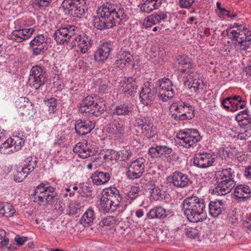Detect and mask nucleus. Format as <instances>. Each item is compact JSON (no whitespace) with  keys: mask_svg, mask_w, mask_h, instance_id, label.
Segmentation results:
<instances>
[{"mask_svg":"<svg viewBox=\"0 0 251 251\" xmlns=\"http://www.w3.org/2000/svg\"><path fill=\"white\" fill-rule=\"evenodd\" d=\"M176 137L179 140L178 144L180 146L188 149L196 146L200 141L199 136L196 137L190 135V129L180 131L177 133Z\"/></svg>","mask_w":251,"mask_h":251,"instance_id":"11","label":"nucleus"},{"mask_svg":"<svg viewBox=\"0 0 251 251\" xmlns=\"http://www.w3.org/2000/svg\"><path fill=\"white\" fill-rule=\"evenodd\" d=\"M151 83H148V86L145 84L140 93V101L145 105L152 104L156 96V89L153 86L151 88Z\"/></svg>","mask_w":251,"mask_h":251,"instance_id":"15","label":"nucleus"},{"mask_svg":"<svg viewBox=\"0 0 251 251\" xmlns=\"http://www.w3.org/2000/svg\"><path fill=\"white\" fill-rule=\"evenodd\" d=\"M215 158L211 153L202 152L196 153L193 158V163L200 168H207L213 165Z\"/></svg>","mask_w":251,"mask_h":251,"instance_id":"12","label":"nucleus"},{"mask_svg":"<svg viewBox=\"0 0 251 251\" xmlns=\"http://www.w3.org/2000/svg\"><path fill=\"white\" fill-rule=\"evenodd\" d=\"M172 116L176 121H184L194 117V108L182 101L173 102L169 107Z\"/></svg>","mask_w":251,"mask_h":251,"instance_id":"5","label":"nucleus"},{"mask_svg":"<svg viewBox=\"0 0 251 251\" xmlns=\"http://www.w3.org/2000/svg\"><path fill=\"white\" fill-rule=\"evenodd\" d=\"M182 209L184 214L191 222L197 223L203 221L206 218L204 212V200L196 196L186 198L183 201Z\"/></svg>","mask_w":251,"mask_h":251,"instance_id":"2","label":"nucleus"},{"mask_svg":"<svg viewBox=\"0 0 251 251\" xmlns=\"http://www.w3.org/2000/svg\"><path fill=\"white\" fill-rule=\"evenodd\" d=\"M206 82H204L203 79H192L191 81H184V84L186 87L189 89H193L194 92L200 93L206 86Z\"/></svg>","mask_w":251,"mask_h":251,"instance_id":"26","label":"nucleus"},{"mask_svg":"<svg viewBox=\"0 0 251 251\" xmlns=\"http://www.w3.org/2000/svg\"><path fill=\"white\" fill-rule=\"evenodd\" d=\"M127 15L120 3L108 1L103 3L97 10V16L93 20L94 26L102 30L113 28L120 21H125Z\"/></svg>","mask_w":251,"mask_h":251,"instance_id":"1","label":"nucleus"},{"mask_svg":"<svg viewBox=\"0 0 251 251\" xmlns=\"http://www.w3.org/2000/svg\"><path fill=\"white\" fill-rule=\"evenodd\" d=\"M116 220L113 216H107L104 218L100 223V225L101 226H111L116 223Z\"/></svg>","mask_w":251,"mask_h":251,"instance_id":"49","label":"nucleus"},{"mask_svg":"<svg viewBox=\"0 0 251 251\" xmlns=\"http://www.w3.org/2000/svg\"><path fill=\"white\" fill-rule=\"evenodd\" d=\"M91 152H92L91 150L87 151H85V152H84L83 151H81V152L79 151V153H78V156L80 157V158L85 159V158H87L88 157L92 156L93 154H91Z\"/></svg>","mask_w":251,"mask_h":251,"instance_id":"63","label":"nucleus"},{"mask_svg":"<svg viewBox=\"0 0 251 251\" xmlns=\"http://www.w3.org/2000/svg\"><path fill=\"white\" fill-rule=\"evenodd\" d=\"M119 87L123 88V92L128 97H134L137 92V85L133 80L123 79L118 82Z\"/></svg>","mask_w":251,"mask_h":251,"instance_id":"21","label":"nucleus"},{"mask_svg":"<svg viewBox=\"0 0 251 251\" xmlns=\"http://www.w3.org/2000/svg\"><path fill=\"white\" fill-rule=\"evenodd\" d=\"M132 111V108L128 103L121 104L117 106L113 110V114L118 116H129Z\"/></svg>","mask_w":251,"mask_h":251,"instance_id":"33","label":"nucleus"},{"mask_svg":"<svg viewBox=\"0 0 251 251\" xmlns=\"http://www.w3.org/2000/svg\"><path fill=\"white\" fill-rule=\"evenodd\" d=\"M93 44V40L91 37L86 34L78 35L74 38L71 43L72 48L77 46L80 52L86 53Z\"/></svg>","mask_w":251,"mask_h":251,"instance_id":"13","label":"nucleus"},{"mask_svg":"<svg viewBox=\"0 0 251 251\" xmlns=\"http://www.w3.org/2000/svg\"><path fill=\"white\" fill-rule=\"evenodd\" d=\"M128 51L123 50L122 49L117 54V59L116 60V64L117 65H121L120 63L125 61V59Z\"/></svg>","mask_w":251,"mask_h":251,"instance_id":"55","label":"nucleus"},{"mask_svg":"<svg viewBox=\"0 0 251 251\" xmlns=\"http://www.w3.org/2000/svg\"><path fill=\"white\" fill-rule=\"evenodd\" d=\"M139 192H140V189L139 187L133 186L127 193V197L129 199L133 201L139 196L138 194Z\"/></svg>","mask_w":251,"mask_h":251,"instance_id":"48","label":"nucleus"},{"mask_svg":"<svg viewBox=\"0 0 251 251\" xmlns=\"http://www.w3.org/2000/svg\"><path fill=\"white\" fill-rule=\"evenodd\" d=\"M82 197H78L76 201L70 204L69 206V214L75 215L77 214V211L83 207L84 204L82 201Z\"/></svg>","mask_w":251,"mask_h":251,"instance_id":"36","label":"nucleus"},{"mask_svg":"<svg viewBox=\"0 0 251 251\" xmlns=\"http://www.w3.org/2000/svg\"><path fill=\"white\" fill-rule=\"evenodd\" d=\"M166 211L162 207H155L151 209L147 214V217L150 219L154 218L164 219L167 217Z\"/></svg>","mask_w":251,"mask_h":251,"instance_id":"32","label":"nucleus"},{"mask_svg":"<svg viewBox=\"0 0 251 251\" xmlns=\"http://www.w3.org/2000/svg\"><path fill=\"white\" fill-rule=\"evenodd\" d=\"M234 196L245 201L251 197V189L248 185H239L234 189Z\"/></svg>","mask_w":251,"mask_h":251,"instance_id":"23","label":"nucleus"},{"mask_svg":"<svg viewBox=\"0 0 251 251\" xmlns=\"http://www.w3.org/2000/svg\"><path fill=\"white\" fill-rule=\"evenodd\" d=\"M109 200L106 195L103 193L100 201L99 209L103 213H108L110 211L113 212L116 210Z\"/></svg>","mask_w":251,"mask_h":251,"instance_id":"29","label":"nucleus"},{"mask_svg":"<svg viewBox=\"0 0 251 251\" xmlns=\"http://www.w3.org/2000/svg\"><path fill=\"white\" fill-rule=\"evenodd\" d=\"M121 158L124 161L130 159L133 156V152L129 149H124L121 151Z\"/></svg>","mask_w":251,"mask_h":251,"instance_id":"54","label":"nucleus"},{"mask_svg":"<svg viewBox=\"0 0 251 251\" xmlns=\"http://www.w3.org/2000/svg\"><path fill=\"white\" fill-rule=\"evenodd\" d=\"M171 180L170 183L175 187L184 188L190 183V179L188 176L181 172L175 171L168 178Z\"/></svg>","mask_w":251,"mask_h":251,"instance_id":"14","label":"nucleus"},{"mask_svg":"<svg viewBox=\"0 0 251 251\" xmlns=\"http://www.w3.org/2000/svg\"><path fill=\"white\" fill-rule=\"evenodd\" d=\"M150 189V192L151 193V196L154 198V199L156 198L157 200L158 199L159 197H162V191L158 186H156L155 185H152Z\"/></svg>","mask_w":251,"mask_h":251,"instance_id":"52","label":"nucleus"},{"mask_svg":"<svg viewBox=\"0 0 251 251\" xmlns=\"http://www.w3.org/2000/svg\"><path fill=\"white\" fill-rule=\"evenodd\" d=\"M55 190V189L52 187L49 188L47 194L43 196V200H41L38 203L40 205H46L52 204L56 202L59 199V196Z\"/></svg>","mask_w":251,"mask_h":251,"instance_id":"25","label":"nucleus"},{"mask_svg":"<svg viewBox=\"0 0 251 251\" xmlns=\"http://www.w3.org/2000/svg\"><path fill=\"white\" fill-rule=\"evenodd\" d=\"M16 143V142L14 143L13 140L7 139L6 141L2 144L0 147V152L2 154H8L9 152L12 151V150H9L12 145Z\"/></svg>","mask_w":251,"mask_h":251,"instance_id":"44","label":"nucleus"},{"mask_svg":"<svg viewBox=\"0 0 251 251\" xmlns=\"http://www.w3.org/2000/svg\"><path fill=\"white\" fill-rule=\"evenodd\" d=\"M16 210L13 205L8 203H3L0 209V214L6 217H11L15 213Z\"/></svg>","mask_w":251,"mask_h":251,"instance_id":"38","label":"nucleus"},{"mask_svg":"<svg viewBox=\"0 0 251 251\" xmlns=\"http://www.w3.org/2000/svg\"><path fill=\"white\" fill-rule=\"evenodd\" d=\"M44 102L49 107V111L50 113H54L56 110L57 100L54 98L44 100Z\"/></svg>","mask_w":251,"mask_h":251,"instance_id":"43","label":"nucleus"},{"mask_svg":"<svg viewBox=\"0 0 251 251\" xmlns=\"http://www.w3.org/2000/svg\"><path fill=\"white\" fill-rule=\"evenodd\" d=\"M142 132L149 139L154 138L157 136L156 128L149 123L143 128Z\"/></svg>","mask_w":251,"mask_h":251,"instance_id":"41","label":"nucleus"},{"mask_svg":"<svg viewBox=\"0 0 251 251\" xmlns=\"http://www.w3.org/2000/svg\"><path fill=\"white\" fill-rule=\"evenodd\" d=\"M95 126V123L89 120L78 119L75 121V129L78 135L83 136L89 133Z\"/></svg>","mask_w":251,"mask_h":251,"instance_id":"16","label":"nucleus"},{"mask_svg":"<svg viewBox=\"0 0 251 251\" xmlns=\"http://www.w3.org/2000/svg\"><path fill=\"white\" fill-rule=\"evenodd\" d=\"M152 15L156 24L164 22L168 18L167 13L166 12L158 11L157 13L152 14Z\"/></svg>","mask_w":251,"mask_h":251,"instance_id":"47","label":"nucleus"},{"mask_svg":"<svg viewBox=\"0 0 251 251\" xmlns=\"http://www.w3.org/2000/svg\"><path fill=\"white\" fill-rule=\"evenodd\" d=\"M102 193H104L108 197L114 207L116 209L120 206L123 200V197L120 194V191L115 187H110L103 190Z\"/></svg>","mask_w":251,"mask_h":251,"instance_id":"19","label":"nucleus"},{"mask_svg":"<svg viewBox=\"0 0 251 251\" xmlns=\"http://www.w3.org/2000/svg\"><path fill=\"white\" fill-rule=\"evenodd\" d=\"M37 158L33 156H29L24 160V166L30 172H32L37 165Z\"/></svg>","mask_w":251,"mask_h":251,"instance_id":"42","label":"nucleus"},{"mask_svg":"<svg viewBox=\"0 0 251 251\" xmlns=\"http://www.w3.org/2000/svg\"><path fill=\"white\" fill-rule=\"evenodd\" d=\"M62 7L73 17L80 18L87 10L85 0H64Z\"/></svg>","mask_w":251,"mask_h":251,"instance_id":"7","label":"nucleus"},{"mask_svg":"<svg viewBox=\"0 0 251 251\" xmlns=\"http://www.w3.org/2000/svg\"><path fill=\"white\" fill-rule=\"evenodd\" d=\"M145 159L143 157H139L132 161L128 166L126 172L127 178L131 179L139 178L145 171Z\"/></svg>","mask_w":251,"mask_h":251,"instance_id":"10","label":"nucleus"},{"mask_svg":"<svg viewBox=\"0 0 251 251\" xmlns=\"http://www.w3.org/2000/svg\"><path fill=\"white\" fill-rule=\"evenodd\" d=\"M113 50V45L110 42H105L100 45L95 53V59L97 61L106 60Z\"/></svg>","mask_w":251,"mask_h":251,"instance_id":"18","label":"nucleus"},{"mask_svg":"<svg viewBox=\"0 0 251 251\" xmlns=\"http://www.w3.org/2000/svg\"><path fill=\"white\" fill-rule=\"evenodd\" d=\"M148 124H149L147 123V120L146 118L142 116L136 117L134 123V125L135 126L140 127L142 130Z\"/></svg>","mask_w":251,"mask_h":251,"instance_id":"51","label":"nucleus"},{"mask_svg":"<svg viewBox=\"0 0 251 251\" xmlns=\"http://www.w3.org/2000/svg\"><path fill=\"white\" fill-rule=\"evenodd\" d=\"M234 177L235 172L231 168L215 172L214 179L216 186L213 190L214 193L219 196L229 193L235 185Z\"/></svg>","mask_w":251,"mask_h":251,"instance_id":"4","label":"nucleus"},{"mask_svg":"<svg viewBox=\"0 0 251 251\" xmlns=\"http://www.w3.org/2000/svg\"><path fill=\"white\" fill-rule=\"evenodd\" d=\"M34 30L33 27L14 30L11 34V39L17 42H21L29 39Z\"/></svg>","mask_w":251,"mask_h":251,"instance_id":"20","label":"nucleus"},{"mask_svg":"<svg viewBox=\"0 0 251 251\" xmlns=\"http://www.w3.org/2000/svg\"><path fill=\"white\" fill-rule=\"evenodd\" d=\"M195 0H179V4L181 7L188 8L195 1Z\"/></svg>","mask_w":251,"mask_h":251,"instance_id":"60","label":"nucleus"},{"mask_svg":"<svg viewBox=\"0 0 251 251\" xmlns=\"http://www.w3.org/2000/svg\"><path fill=\"white\" fill-rule=\"evenodd\" d=\"M30 47L32 48L33 54L35 56L43 54L48 49V45L44 46L43 44L30 45Z\"/></svg>","mask_w":251,"mask_h":251,"instance_id":"45","label":"nucleus"},{"mask_svg":"<svg viewBox=\"0 0 251 251\" xmlns=\"http://www.w3.org/2000/svg\"><path fill=\"white\" fill-rule=\"evenodd\" d=\"M219 11L222 14L226 15L229 17H235L236 16V14H231L229 11L226 10L224 8H220Z\"/></svg>","mask_w":251,"mask_h":251,"instance_id":"64","label":"nucleus"},{"mask_svg":"<svg viewBox=\"0 0 251 251\" xmlns=\"http://www.w3.org/2000/svg\"><path fill=\"white\" fill-rule=\"evenodd\" d=\"M27 237H20L17 235L15 238V241L17 242L18 245L23 246L25 243L27 241Z\"/></svg>","mask_w":251,"mask_h":251,"instance_id":"61","label":"nucleus"},{"mask_svg":"<svg viewBox=\"0 0 251 251\" xmlns=\"http://www.w3.org/2000/svg\"><path fill=\"white\" fill-rule=\"evenodd\" d=\"M51 1L52 0H36V5L41 9H44L49 5Z\"/></svg>","mask_w":251,"mask_h":251,"instance_id":"59","label":"nucleus"},{"mask_svg":"<svg viewBox=\"0 0 251 251\" xmlns=\"http://www.w3.org/2000/svg\"><path fill=\"white\" fill-rule=\"evenodd\" d=\"M162 0H142L140 4V10L145 13H149L160 7Z\"/></svg>","mask_w":251,"mask_h":251,"instance_id":"24","label":"nucleus"},{"mask_svg":"<svg viewBox=\"0 0 251 251\" xmlns=\"http://www.w3.org/2000/svg\"><path fill=\"white\" fill-rule=\"evenodd\" d=\"M175 233L176 234H183L184 233L187 238L191 239L195 238L198 234V232L195 229L184 228V230H183L182 228H178L176 230Z\"/></svg>","mask_w":251,"mask_h":251,"instance_id":"40","label":"nucleus"},{"mask_svg":"<svg viewBox=\"0 0 251 251\" xmlns=\"http://www.w3.org/2000/svg\"><path fill=\"white\" fill-rule=\"evenodd\" d=\"M209 213L214 218L218 217L224 210L222 201H211L208 204Z\"/></svg>","mask_w":251,"mask_h":251,"instance_id":"28","label":"nucleus"},{"mask_svg":"<svg viewBox=\"0 0 251 251\" xmlns=\"http://www.w3.org/2000/svg\"><path fill=\"white\" fill-rule=\"evenodd\" d=\"M95 212L92 208H89L84 213L79 220V223L84 227H88L92 225L95 220Z\"/></svg>","mask_w":251,"mask_h":251,"instance_id":"30","label":"nucleus"},{"mask_svg":"<svg viewBox=\"0 0 251 251\" xmlns=\"http://www.w3.org/2000/svg\"><path fill=\"white\" fill-rule=\"evenodd\" d=\"M126 126L122 122H114L108 127V132L113 134L124 135Z\"/></svg>","mask_w":251,"mask_h":251,"instance_id":"34","label":"nucleus"},{"mask_svg":"<svg viewBox=\"0 0 251 251\" xmlns=\"http://www.w3.org/2000/svg\"><path fill=\"white\" fill-rule=\"evenodd\" d=\"M113 85V83L110 82L108 79H104L100 82L99 91L102 93L108 91V89L110 88Z\"/></svg>","mask_w":251,"mask_h":251,"instance_id":"50","label":"nucleus"},{"mask_svg":"<svg viewBox=\"0 0 251 251\" xmlns=\"http://www.w3.org/2000/svg\"><path fill=\"white\" fill-rule=\"evenodd\" d=\"M172 85L171 79H159L157 81L155 88L158 87L159 90L158 96L159 100L165 102L174 97V93L172 88Z\"/></svg>","mask_w":251,"mask_h":251,"instance_id":"9","label":"nucleus"},{"mask_svg":"<svg viewBox=\"0 0 251 251\" xmlns=\"http://www.w3.org/2000/svg\"><path fill=\"white\" fill-rule=\"evenodd\" d=\"M175 72H186L193 67L191 59L185 54L179 55L176 57L173 63Z\"/></svg>","mask_w":251,"mask_h":251,"instance_id":"17","label":"nucleus"},{"mask_svg":"<svg viewBox=\"0 0 251 251\" xmlns=\"http://www.w3.org/2000/svg\"><path fill=\"white\" fill-rule=\"evenodd\" d=\"M30 85L35 88L38 89L43 84H44V79H28Z\"/></svg>","mask_w":251,"mask_h":251,"instance_id":"58","label":"nucleus"},{"mask_svg":"<svg viewBox=\"0 0 251 251\" xmlns=\"http://www.w3.org/2000/svg\"><path fill=\"white\" fill-rule=\"evenodd\" d=\"M242 224L244 228L251 231V219L247 218L243 221Z\"/></svg>","mask_w":251,"mask_h":251,"instance_id":"62","label":"nucleus"},{"mask_svg":"<svg viewBox=\"0 0 251 251\" xmlns=\"http://www.w3.org/2000/svg\"><path fill=\"white\" fill-rule=\"evenodd\" d=\"M49 185V182L45 181L41 183L36 187L33 193L31 194L34 199V202L38 203L41 200H43V196L47 194V193H48L49 190V188L52 187Z\"/></svg>","mask_w":251,"mask_h":251,"instance_id":"22","label":"nucleus"},{"mask_svg":"<svg viewBox=\"0 0 251 251\" xmlns=\"http://www.w3.org/2000/svg\"><path fill=\"white\" fill-rule=\"evenodd\" d=\"M78 28L74 25H67L56 30L53 34L54 39L57 44L67 45L76 32Z\"/></svg>","mask_w":251,"mask_h":251,"instance_id":"8","label":"nucleus"},{"mask_svg":"<svg viewBox=\"0 0 251 251\" xmlns=\"http://www.w3.org/2000/svg\"><path fill=\"white\" fill-rule=\"evenodd\" d=\"M235 119L241 126H244L251 123V114L248 109L240 112Z\"/></svg>","mask_w":251,"mask_h":251,"instance_id":"31","label":"nucleus"},{"mask_svg":"<svg viewBox=\"0 0 251 251\" xmlns=\"http://www.w3.org/2000/svg\"><path fill=\"white\" fill-rule=\"evenodd\" d=\"M219 52L223 55L227 54L230 51L231 46L229 42L226 44L221 43L219 45Z\"/></svg>","mask_w":251,"mask_h":251,"instance_id":"53","label":"nucleus"},{"mask_svg":"<svg viewBox=\"0 0 251 251\" xmlns=\"http://www.w3.org/2000/svg\"><path fill=\"white\" fill-rule=\"evenodd\" d=\"M228 36L233 42L235 47L239 48L242 51H245L250 48L251 45V29L238 23H234L227 30Z\"/></svg>","mask_w":251,"mask_h":251,"instance_id":"3","label":"nucleus"},{"mask_svg":"<svg viewBox=\"0 0 251 251\" xmlns=\"http://www.w3.org/2000/svg\"><path fill=\"white\" fill-rule=\"evenodd\" d=\"M46 71L42 67L38 65L32 67L30 70L29 78H46Z\"/></svg>","mask_w":251,"mask_h":251,"instance_id":"35","label":"nucleus"},{"mask_svg":"<svg viewBox=\"0 0 251 251\" xmlns=\"http://www.w3.org/2000/svg\"><path fill=\"white\" fill-rule=\"evenodd\" d=\"M42 44L44 46L48 45L47 38H45L43 34H40L36 36L29 43V45H41Z\"/></svg>","mask_w":251,"mask_h":251,"instance_id":"46","label":"nucleus"},{"mask_svg":"<svg viewBox=\"0 0 251 251\" xmlns=\"http://www.w3.org/2000/svg\"><path fill=\"white\" fill-rule=\"evenodd\" d=\"M222 105L226 109H230L231 111H236L238 108L239 103L235 102L230 97H228L223 100Z\"/></svg>","mask_w":251,"mask_h":251,"instance_id":"39","label":"nucleus"},{"mask_svg":"<svg viewBox=\"0 0 251 251\" xmlns=\"http://www.w3.org/2000/svg\"><path fill=\"white\" fill-rule=\"evenodd\" d=\"M92 189L91 186L83 185L78 191L80 194H84L87 197H91Z\"/></svg>","mask_w":251,"mask_h":251,"instance_id":"56","label":"nucleus"},{"mask_svg":"<svg viewBox=\"0 0 251 251\" xmlns=\"http://www.w3.org/2000/svg\"><path fill=\"white\" fill-rule=\"evenodd\" d=\"M110 178L108 173L99 171L94 172L91 176L93 184L97 185L107 183L110 180Z\"/></svg>","mask_w":251,"mask_h":251,"instance_id":"27","label":"nucleus"},{"mask_svg":"<svg viewBox=\"0 0 251 251\" xmlns=\"http://www.w3.org/2000/svg\"><path fill=\"white\" fill-rule=\"evenodd\" d=\"M31 173L24 165L17 169V173L14 176V180L17 182L22 181Z\"/></svg>","mask_w":251,"mask_h":251,"instance_id":"37","label":"nucleus"},{"mask_svg":"<svg viewBox=\"0 0 251 251\" xmlns=\"http://www.w3.org/2000/svg\"><path fill=\"white\" fill-rule=\"evenodd\" d=\"M105 105L102 101H95L91 96H87L80 104L81 113H89L96 117L100 115L105 110Z\"/></svg>","mask_w":251,"mask_h":251,"instance_id":"6","label":"nucleus"},{"mask_svg":"<svg viewBox=\"0 0 251 251\" xmlns=\"http://www.w3.org/2000/svg\"><path fill=\"white\" fill-rule=\"evenodd\" d=\"M156 24L152 15L144 20L143 25L145 28L151 27Z\"/></svg>","mask_w":251,"mask_h":251,"instance_id":"57","label":"nucleus"}]
</instances>
